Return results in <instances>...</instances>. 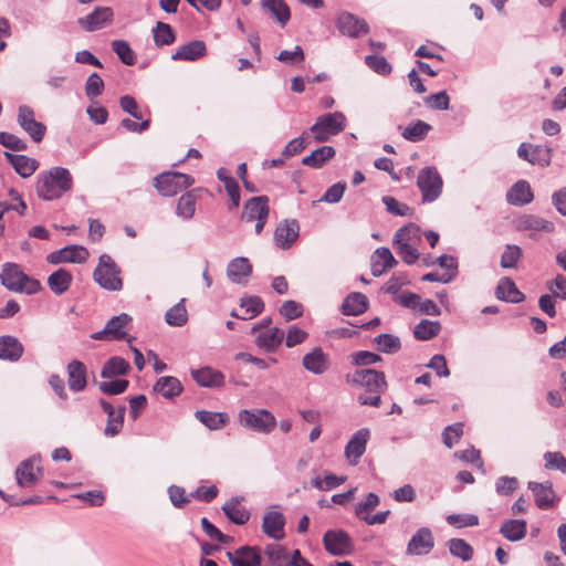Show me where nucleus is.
Wrapping results in <instances>:
<instances>
[{"instance_id": "nucleus-1", "label": "nucleus", "mask_w": 566, "mask_h": 566, "mask_svg": "<svg viewBox=\"0 0 566 566\" xmlns=\"http://www.w3.org/2000/svg\"><path fill=\"white\" fill-rule=\"evenodd\" d=\"M73 187V178L69 169L64 167H52L50 170L38 176L36 193L46 201L61 198Z\"/></svg>"}, {"instance_id": "nucleus-2", "label": "nucleus", "mask_w": 566, "mask_h": 566, "mask_svg": "<svg viewBox=\"0 0 566 566\" xmlns=\"http://www.w3.org/2000/svg\"><path fill=\"white\" fill-rule=\"evenodd\" d=\"M346 127V117L342 112L328 113L319 116L310 128L317 143L327 142L332 136L342 133Z\"/></svg>"}, {"instance_id": "nucleus-3", "label": "nucleus", "mask_w": 566, "mask_h": 566, "mask_svg": "<svg viewBox=\"0 0 566 566\" xmlns=\"http://www.w3.org/2000/svg\"><path fill=\"white\" fill-rule=\"evenodd\" d=\"M120 269L108 254H102L98 259V265L94 270V281L107 291H120L123 281L119 276Z\"/></svg>"}, {"instance_id": "nucleus-4", "label": "nucleus", "mask_w": 566, "mask_h": 566, "mask_svg": "<svg viewBox=\"0 0 566 566\" xmlns=\"http://www.w3.org/2000/svg\"><path fill=\"white\" fill-rule=\"evenodd\" d=\"M195 179L178 171H165L154 178V187L164 197H172L187 189Z\"/></svg>"}, {"instance_id": "nucleus-5", "label": "nucleus", "mask_w": 566, "mask_h": 566, "mask_svg": "<svg viewBox=\"0 0 566 566\" xmlns=\"http://www.w3.org/2000/svg\"><path fill=\"white\" fill-rule=\"evenodd\" d=\"M417 186L421 191L422 201L433 202L442 192L443 181L437 168L428 166L418 172Z\"/></svg>"}, {"instance_id": "nucleus-6", "label": "nucleus", "mask_w": 566, "mask_h": 566, "mask_svg": "<svg viewBox=\"0 0 566 566\" xmlns=\"http://www.w3.org/2000/svg\"><path fill=\"white\" fill-rule=\"evenodd\" d=\"M346 380L369 394H381L387 388L384 373L370 368L357 369L353 375H346Z\"/></svg>"}, {"instance_id": "nucleus-7", "label": "nucleus", "mask_w": 566, "mask_h": 566, "mask_svg": "<svg viewBox=\"0 0 566 566\" xmlns=\"http://www.w3.org/2000/svg\"><path fill=\"white\" fill-rule=\"evenodd\" d=\"M239 421L244 428L261 433H270L276 424L275 417L266 409H243L239 412Z\"/></svg>"}, {"instance_id": "nucleus-8", "label": "nucleus", "mask_w": 566, "mask_h": 566, "mask_svg": "<svg viewBox=\"0 0 566 566\" xmlns=\"http://www.w3.org/2000/svg\"><path fill=\"white\" fill-rule=\"evenodd\" d=\"M15 481L20 488H32L43 476V468L41 467V455L34 454L21 461L15 468Z\"/></svg>"}, {"instance_id": "nucleus-9", "label": "nucleus", "mask_w": 566, "mask_h": 566, "mask_svg": "<svg viewBox=\"0 0 566 566\" xmlns=\"http://www.w3.org/2000/svg\"><path fill=\"white\" fill-rule=\"evenodd\" d=\"M325 549L333 556H347L354 552V543L344 530H328L323 536Z\"/></svg>"}, {"instance_id": "nucleus-10", "label": "nucleus", "mask_w": 566, "mask_h": 566, "mask_svg": "<svg viewBox=\"0 0 566 566\" xmlns=\"http://www.w3.org/2000/svg\"><path fill=\"white\" fill-rule=\"evenodd\" d=\"M17 122L34 143H40L44 138L46 127L35 119L34 111L30 106H19Z\"/></svg>"}, {"instance_id": "nucleus-11", "label": "nucleus", "mask_w": 566, "mask_h": 566, "mask_svg": "<svg viewBox=\"0 0 566 566\" xmlns=\"http://www.w3.org/2000/svg\"><path fill=\"white\" fill-rule=\"evenodd\" d=\"M517 156L532 165L547 167L552 160V148L543 145L522 143L517 148Z\"/></svg>"}, {"instance_id": "nucleus-12", "label": "nucleus", "mask_w": 566, "mask_h": 566, "mask_svg": "<svg viewBox=\"0 0 566 566\" xmlns=\"http://www.w3.org/2000/svg\"><path fill=\"white\" fill-rule=\"evenodd\" d=\"M114 12L109 7H96L90 14L77 19V24L86 32L103 29L113 21Z\"/></svg>"}, {"instance_id": "nucleus-13", "label": "nucleus", "mask_w": 566, "mask_h": 566, "mask_svg": "<svg viewBox=\"0 0 566 566\" xmlns=\"http://www.w3.org/2000/svg\"><path fill=\"white\" fill-rule=\"evenodd\" d=\"M88 258V251L82 245H66L60 250L53 251L46 256L50 264L60 263H83Z\"/></svg>"}, {"instance_id": "nucleus-14", "label": "nucleus", "mask_w": 566, "mask_h": 566, "mask_svg": "<svg viewBox=\"0 0 566 566\" xmlns=\"http://www.w3.org/2000/svg\"><path fill=\"white\" fill-rule=\"evenodd\" d=\"M336 27L343 35L358 38L369 32L368 23L349 12H343L338 15Z\"/></svg>"}, {"instance_id": "nucleus-15", "label": "nucleus", "mask_w": 566, "mask_h": 566, "mask_svg": "<svg viewBox=\"0 0 566 566\" xmlns=\"http://www.w3.org/2000/svg\"><path fill=\"white\" fill-rule=\"evenodd\" d=\"M434 547V538L429 527H420L409 539L406 548L408 555H427Z\"/></svg>"}, {"instance_id": "nucleus-16", "label": "nucleus", "mask_w": 566, "mask_h": 566, "mask_svg": "<svg viewBox=\"0 0 566 566\" xmlns=\"http://www.w3.org/2000/svg\"><path fill=\"white\" fill-rule=\"evenodd\" d=\"M99 405L103 411L108 417L107 423L104 429V434L106 437L113 438L117 436L123 429L126 407L122 405L117 409H115L113 405L106 401L105 399H101Z\"/></svg>"}, {"instance_id": "nucleus-17", "label": "nucleus", "mask_w": 566, "mask_h": 566, "mask_svg": "<svg viewBox=\"0 0 566 566\" xmlns=\"http://www.w3.org/2000/svg\"><path fill=\"white\" fill-rule=\"evenodd\" d=\"M370 438L368 428L357 430L345 447V457L350 464L356 465L366 451L367 442Z\"/></svg>"}, {"instance_id": "nucleus-18", "label": "nucleus", "mask_w": 566, "mask_h": 566, "mask_svg": "<svg viewBox=\"0 0 566 566\" xmlns=\"http://www.w3.org/2000/svg\"><path fill=\"white\" fill-rule=\"evenodd\" d=\"M300 234V224L297 220H284L280 222L274 232V242L282 250L290 249L297 240Z\"/></svg>"}, {"instance_id": "nucleus-19", "label": "nucleus", "mask_w": 566, "mask_h": 566, "mask_svg": "<svg viewBox=\"0 0 566 566\" xmlns=\"http://www.w3.org/2000/svg\"><path fill=\"white\" fill-rule=\"evenodd\" d=\"M515 228L518 231H528L530 238H535L536 232L551 233L555 226L552 221L543 219L535 214H522L515 221Z\"/></svg>"}, {"instance_id": "nucleus-20", "label": "nucleus", "mask_w": 566, "mask_h": 566, "mask_svg": "<svg viewBox=\"0 0 566 566\" xmlns=\"http://www.w3.org/2000/svg\"><path fill=\"white\" fill-rule=\"evenodd\" d=\"M28 280V275L20 270L15 263L7 262L2 265L0 273L1 284L12 292H22L23 281Z\"/></svg>"}, {"instance_id": "nucleus-21", "label": "nucleus", "mask_w": 566, "mask_h": 566, "mask_svg": "<svg viewBox=\"0 0 566 566\" xmlns=\"http://www.w3.org/2000/svg\"><path fill=\"white\" fill-rule=\"evenodd\" d=\"M227 557L232 566H260L262 557L259 548L242 546L234 552H228Z\"/></svg>"}, {"instance_id": "nucleus-22", "label": "nucleus", "mask_w": 566, "mask_h": 566, "mask_svg": "<svg viewBox=\"0 0 566 566\" xmlns=\"http://www.w3.org/2000/svg\"><path fill=\"white\" fill-rule=\"evenodd\" d=\"M269 198L266 196H259L249 199L243 207L241 219L245 222L269 218Z\"/></svg>"}, {"instance_id": "nucleus-23", "label": "nucleus", "mask_w": 566, "mask_h": 566, "mask_svg": "<svg viewBox=\"0 0 566 566\" xmlns=\"http://www.w3.org/2000/svg\"><path fill=\"white\" fill-rule=\"evenodd\" d=\"M302 365L307 371L322 375L328 369L329 360L321 347H315L303 356Z\"/></svg>"}, {"instance_id": "nucleus-24", "label": "nucleus", "mask_w": 566, "mask_h": 566, "mask_svg": "<svg viewBox=\"0 0 566 566\" xmlns=\"http://www.w3.org/2000/svg\"><path fill=\"white\" fill-rule=\"evenodd\" d=\"M284 525L285 518L281 512L270 511L263 516L262 531L275 541L284 538Z\"/></svg>"}, {"instance_id": "nucleus-25", "label": "nucleus", "mask_w": 566, "mask_h": 566, "mask_svg": "<svg viewBox=\"0 0 566 566\" xmlns=\"http://www.w3.org/2000/svg\"><path fill=\"white\" fill-rule=\"evenodd\" d=\"M528 489L532 491L535 503L538 509L547 510L554 505L555 492L551 482H528Z\"/></svg>"}, {"instance_id": "nucleus-26", "label": "nucleus", "mask_w": 566, "mask_h": 566, "mask_svg": "<svg viewBox=\"0 0 566 566\" xmlns=\"http://www.w3.org/2000/svg\"><path fill=\"white\" fill-rule=\"evenodd\" d=\"M24 352L22 343L12 335L0 336V359L7 361H18Z\"/></svg>"}, {"instance_id": "nucleus-27", "label": "nucleus", "mask_w": 566, "mask_h": 566, "mask_svg": "<svg viewBox=\"0 0 566 566\" xmlns=\"http://www.w3.org/2000/svg\"><path fill=\"white\" fill-rule=\"evenodd\" d=\"M252 273V265L247 258L231 260L227 266V275L232 283L242 284Z\"/></svg>"}, {"instance_id": "nucleus-28", "label": "nucleus", "mask_w": 566, "mask_h": 566, "mask_svg": "<svg viewBox=\"0 0 566 566\" xmlns=\"http://www.w3.org/2000/svg\"><path fill=\"white\" fill-rule=\"evenodd\" d=\"M207 53L206 43L201 40L190 41L181 46L171 55L174 61H197Z\"/></svg>"}, {"instance_id": "nucleus-29", "label": "nucleus", "mask_w": 566, "mask_h": 566, "mask_svg": "<svg viewBox=\"0 0 566 566\" xmlns=\"http://www.w3.org/2000/svg\"><path fill=\"white\" fill-rule=\"evenodd\" d=\"M396 264L397 261L391 251L386 247H380L371 255V274L374 276H380Z\"/></svg>"}, {"instance_id": "nucleus-30", "label": "nucleus", "mask_w": 566, "mask_h": 566, "mask_svg": "<svg viewBox=\"0 0 566 566\" xmlns=\"http://www.w3.org/2000/svg\"><path fill=\"white\" fill-rule=\"evenodd\" d=\"M284 333L279 327L268 328L255 334V344L265 352L273 353L282 344Z\"/></svg>"}, {"instance_id": "nucleus-31", "label": "nucleus", "mask_w": 566, "mask_h": 566, "mask_svg": "<svg viewBox=\"0 0 566 566\" xmlns=\"http://www.w3.org/2000/svg\"><path fill=\"white\" fill-rule=\"evenodd\" d=\"M191 376L193 380L201 387H221L224 384V376L221 371L211 367H202L192 369Z\"/></svg>"}, {"instance_id": "nucleus-32", "label": "nucleus", "mask_w": 566, "mask_h": 566, "mask_svg": "<svg viewBox=\"0 0 566 566\" xmlns=\"http://www.w3.org/2000/svg\"><path fill=\"white\" fill-rule=\"evenodd\" d=\"M533 198V191L526 180L516 181L506 193L507 202L517 207L532 202Z\"/></svg>"}, {"instance_id": "nucleus-33", "label": "nucleus", "mask_w": 566, "mask_h": 566, "mask_svg": "<svg viewBox=\"0 0 566 566\" xmlns=\"http://www.w3.org/2000/svg\"><path fill=\"white\" fill-rule=\"evenodd\" d=\"M86 366L80 361V360H72L67 365V382L69 388L74 391L78 392L82 391L87 384L86 380Z\"/></svg>"}, {"instance_id": "nucleus-34", "label": "nucleus", "mask_w": 566, "mask_h": 566, "mask_svg": "<svg viewBox=\"0 0 566 566\" xmlns=\"http://www.w3.org/2000/svg\"><path fill=\"white\" fill-rule=\"evenodd\" d=\"M4 156L13 167L15 172L22 178H28L34 174L38 169L39 163L25 155H14L9 151H4Z\"/></svg>"}, {"instance_id": "nucleus-35", "label": "nucleus", "mask_w": 566, "mask_h": 566, "mask_svg": "<svg viewBox=\"0 0 566 566\" xmlns=\"http://www.w3.org/2000/svg\"><path fill=\"white\" fill-rule=\"evenodd\" d=\"M495 295L499 300L510 303H521L524 301V294L516 287L510 277H502L496 286Z\"/></svg>"}, {"instance_id": "nucleus-36", "label": "nucleus", "mask_w": 566, "mask_h": 566, "mask_svg": "<svg viewBox=\"0 0 566 566\" xmlns=\"http://www.w3.org/2000/svg\"><path fill=\"white\" fill-rule=\"evenodd\" d=\"M368 308V298L359 292L349 293L343 301L340 311L347 316H357Z\"/></svg>"}, {"instance_id": "nucleus-37", "label": "nucleus", "mask_w": 566, "mask_h": 566, "mask_svg": "<svg viewBox=\"0 0 566 566\" xmlns=\"http://www.w3.org/2000/svg\"><path fill=\"white\" fill-rule=\"evenodd\" d=\"M261 7L283 28L291 19V10L284 0H261Z\"/></svg>"}, {"instance_id": "nucleus-38", "label": "nucleus", "mask_w": 566, "mask_h": 566, "mask_svg": "<svg viewBox=\"0 0 566 566\" xmlns=\"http://www.w3.org/2000/svg\"><path fill=\"white\" fill-rule=\"evenodd\" d=\"M154 391L166 399H174L182 392V385L174 376H163L154 385Z\"/></svg>"}, {"instance_id": "nucleus-39", "label": "nucleus", "mask_w": 566, "mask_h": 566, "mask_svg": "<svg viewBox=\"0 0 566 566\" xmlns=\"http://www.w3.org/2000/svg\"><path fill=\"white\" fill-rule=\"evenodd\" d=\"M130 322L132 317L126 313H122L109 318L105 326L111 334V338L114 340H126L130 343L132 337L123 329Z\"/></svg>"}, {"instance_id": "nucleus-40", "label": "nucleus", "mask_w": 566, "mask_h": 566, "mask_svg": "<svg viewBox=\"0 0 566 566\" xmlns=\"http://www.w3.org/2000/svg\"><path fill=\"white\" fill-rule=\"evenodd\" d=\"M500 534L510 542L523 539L527 532L525 520H506L500 527Z\"/></svg>"}, {"instance_id": "nucleus-41", "label": "nucleus", "mask_w": 566, "mask_h": 566, "mask_svg": "<svg viewBox=\"0 0 566 566\" xmlns=\"http://www.w3.org/2000/svg\"><path fill=\"white\" fill-rule=\"evenodd\" d=\"M336 150L332 146H322L315 150H313L308 156H305L302 159V164L304 166L319 169L322 168L328 160L334 158Z\"/></svg>"}, {"instance_id": "nucleus-42", "label": "nucleus", "mask_w": 566, "mask_h": 566, "mask_svg": "<svg viewBox=\"0 0 566 566\" xmlns=\"http://www.w3.org/2000/svg\"><path fill=\"white\" fill-rule=\"evenodd\" d=\"M399 129L401 130V136L406 140L417 143L424 139L428 133L432 129V126L421 119H417L411 122L405 128L399 126Z\"/></svg>"}, {"instance_id": "nucleus-43", "label": "nucleus", "mask_w": 566, "mask_h": 566, "mask_svg": "<svg viewBox=\"0 0 566 566\" xmlns=\"http://www.w3.org/2000/svg\"><path fill=\"white\" fill-rule=\"evenodd\" d=\"M72 281L73 276L67 270L59 269L50 274L48 285L54 294L62 295L70 289Z\"/></svg>"}, {"instance_id": "nucleus-44", "label": "nucleus", "mask_w": 566, "mask_h": 566, "mask_svg": "<svg viewBox=\"0 0 566 566\" xmlns=\"http://www.w3.org/2000/svg\"><path fill=\"white\" fill-rule=\"evenodd\" d=\"M222 511L226 516L237 525L245 524L250 518V513L239 505L237 499H231L222 505Z\"/></svg>"}, {"instance_id": "nucleus-45", "label": "nucleus", "mask_w": 566, "mask_h": 566, "mask_svg": "<svg viewBox=\"0 0 566 566\" xmlns=\"http://www.w3.org/2000/svg\"><path fill=\"white\" fill-rule=\"evenodd\" d=\"M421 229L416 223H408L405 227L399 228L394 234L392 243H411V244H420L421 243Z\"/></svg>"}, {"instance_id": "nucleus-46", "label": "nucleus", "mask_w": 566, "mask_h": 566, "mask_svg": "<svg viewBox=\"0 0 566 566\" xmlns=\"http://www.w3.org/2000/svg\"><path fill=\"white\" fill-rule=\"evenodd\" d=\"M129 370V363L124 358L114 356L107 359L102 368L101 376L103 378H113L115 376H124Z\"/></svg>"}, {"instance_id": "nucleus-47", "label": "nucleus", "mask_w": 566, "mask_h": 566, "mask_svg": "<svg viewBox=\"0 0 566 566\" xmlns=\"http://www.w3.org/2000/svg\"><path fill=\"white\" fill-rule=\"evenodd\" d=\"M197 197L192 191L184 193L177 201L176 214L185 221L191 220L196 212Z\"/></svg>"}, {"instance_id": "nucleus-48", "label": "nucleus", "mask_w": 566, "mask_h": 566, "mask_svg": "<svg viewBox=\"0 0 566 566\" xmlns=\"http://www.w3.org/2000/svg\"><path fill=\"white\" fill-rule=\"evenodd\" d=\"M441 328L438 321L421 319L413 328V336L418 340H429L436 337Z\"/></svg>"}, {"instance_id": "nucleus-49", "label": "nucleus", "mask_w": 566, "mask_h": 566, "mask_svg": "<svg viewBox=\"0 0 566 566\" xmlns=\"http://www.w3.org/2000/svg\"><path fill=\"white\" fill-rule=\"evenodd\" d=\"M196 418L210 430L221 429L228 422V416L224 412H212L207 410H198Z\"/></svg>"}, {"instance_id": "nucleus-50", "label": "nucleus", "mask_w": 566, "mask_h": 566, "mask_svg": "<svg viewBox=\"0 0 566 566\" xmlns=\"http://www.w3.org/2000/svg\"><path fill=\"white\" fill-rule=\"evenodd\" d=\"M165 322L175 327H181L188 322V313L185 306V298L170 307L165 314Z\"/></svg>"}, {"instance_id": "nucleus-51", "label": "nucleus", "mask_w": 566, "mask_h": 566, "mask_svg": "<svg viewBox=\"0 0 566 566\" xmlns=\"http://www.w3.org/2000/svg\"><path fill=\"white\" fill-rule=\"evenodd\" d=\"M154 42L157 46L172 44L176 41V33L170 24L158 21L153 29Z\"/></svg>"}, {"instance_id": "nucleus-52", "label": "nucleus", "mask_w": 566, "mask_h": 566, "mask_svg": "<svg viewBox=\"0 0 566 566\" xmlns=\"http://www.w3.org/2000/svg\"><path fill=\"white\" fill-rule=\"evenodd\" d=\"M240 308L244 319H252L264 310V303L259 296L242 297Z\"/></svg>"}, {"instance_id": "nucleus-53", "label": "nucleus", "mask_w": 566, "mask_h": 566, "mask_svg": "<svg viewBox=\"0 0 566 566\" xmlns=\"http://www.w3.org/2000/svg\"><path fill=\"white\" fill-rule=\"evenodd\" d=\"M449 552L452 556L468 562L473 557V548L462 538H451L448 542Z\"/></svg>"}, {"instance_id": "nucleus-54", "label": "nucleus", "mask_w": 566, "mask_h": 566, "mask_svg": "<svg viewBox=\"0 0 566 566\" xmlns=\"http://www.w3.org/2000/svg\"><path fill=\"white\" fill-rule=\"evenodd\" d=\"M112 50L116 53L118 59L128 66L136 62V54L132 50L129 43L125 40H114L112 42Z\"/></svg>"}, {"instance_id": "nucleus-55", "label": "nucleus", "mask_w": 566, "mask_h": 566, "mask_svg": "<svg viewBox=\"0 0 566 566\" xmlns=\"http://www.w3.org/2000/svg\"><path fill=\"white\" fill-rule=\"evenodd\" d=\"M522 258V249L516 244H506L501 255L500 265L503 269H515Z\"/></svg>"}, {"instance_id": "nucleus-56", "label": "nucleus", "mask_w": 566, "mask_h": 566, "mask_svg": "<svg viewBox=\"0 0 566 566\" xmlns=\"http://www.w3.org/2000/svg\"><path fill=\"white\" fill-rule=\"evenodd\" d=\"M380 503V499L379 496L374 493V492H369L365 500L358 502L356 505H355V515L356 517H358L359 520H364L366 516L369 515V512L373 511L376 506H378Z\"/></svg>"}, {"instance_id": "nucleus-57", "label": "nucleus", "mask_w": 566, "mask_h": 566, "mask_svg": "<svg viewBox=\"0 0 566 566\" xmlns=\"http://www.w3.org/2000/svg\"><path fill=\"white\" fill-rule=\"evenodd\" d=\"M394 245L396 247V250H397V253L399 254V256L401 258V260L408 264V265H412L415 264L419 258H420V253L418 251V245L419 244H411V243H394Z\"/></svg>"}, {"instance_id": "nucleus-58", "label": "nucleus", "mask_w": 566, "mask_h": 566, "mask_svg": "<svg viewBox=\"0 0 566 566\" xmlns=\"http://www.w3.org/2000/svg\"><path fill=\"white\" fill-rule=\"evenodd\" d=\"M265 555L273 566H285L290 558L287 551L277 544H270L265 547Z\"/></svg>"}, {"instance_id": "nucleus-59", "label": "nucleus", "mask_w": 566, "mask_h": 566, "mask_svg": "<svg viewBox=\"0 0 566 566\" xmlns=\"http://www.w3.org/2000/svg\"><path fill=\"white\" fill-rule=\"evenodd\" d=\"M375 343H377L379 349L386 354H394L401 347L399 337L391 334H380L376 336Z\"/></svg>"}, {"instance_id": "nucleus-60", "label": "nucleus", "mask_w": 566, "mask_h": 566, "mask_svg": "<svg viewBox=\"0 0 566 566\" xmlns=\"http://www.w3.org/2000/svg\"><path fill=\"white\" fill-rule=\"evenodd\" d=\"M423 103L428 108L437 111H447L450 105V97L446 91L428 95L423 98Z\"/></svg>"}, {"instance_id": "nucleus-61", "label": "nucleus", "mask_w": 566, "mask_h": 566, "mask_svg": "<svg viewBox=\"0 0 566 566\" xmlns=\"http://www.w3.org/2000/svg\"><path fill=\"white\" fill-rule=\"evenodd\" d=\"M381 201L386 206L387 211L394 216L406 217L410 216L412 212V209L408 205L399 202L391 196H384Z\"/></svg>"}, {"instance_id": "nucleus-62", "label": "nucleus", "mask_w": 566, "mask_h": 566, "mask_svg": "<svg viewBox=\"0 0 566 566\" xmlns=\"http://www.w3.org/2000/svg\"><path fill=\"white\" fill-rule=\"evenodd\" d=\"M365 63L370 70L380 75H388L392 70L389 62L380 55H367Z\"/></svg>"}, {"instance_id": "nucleus-63", "label": "nucleus", "mask_w": 566, "mask_h": 566, "mask_svg": "<svg viewBox=\"0 0 566 566\" xmlns=\"http://www.w3.org/2000/svg\"><path fill=\"white\" fill-rule=\"evenodd\" d=\"M463 433V423L457 422L444 428L442 432V441L444 446L451 449Z\"/></svg>"}, {"instance_id": "nucleus-64", "label": "nucleus", "mask_w": 566, "mask_h": 566, "mask_svg": "<svg viewBox=\"0 0 566 566\" xmlns=\"http://www.w3.org/2000/svg\"><path fill=\"white\" fill-rule=\"evenodd\" d=\"M545 467L558 470L566 474V458L560 452H546L544 454Z\"/></svg>"}]
</instances>
